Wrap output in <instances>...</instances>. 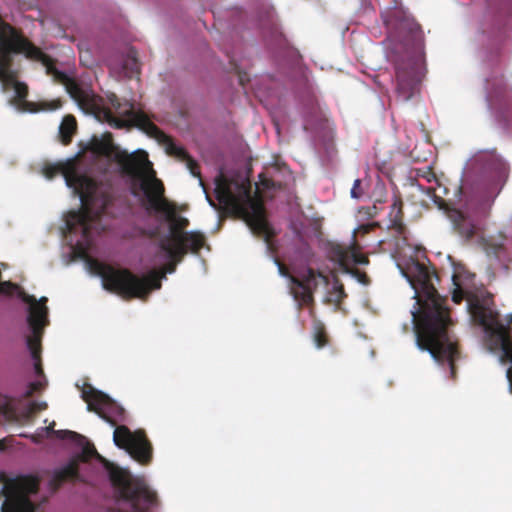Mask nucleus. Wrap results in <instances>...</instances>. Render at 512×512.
<instances>
[{"label":"nucleus","instance_id":"obj_26","mask_svg":"<svg viewBox=\"0 0 512 512\" xmlns=\"http://www.w3.org/2000/svg\"><path fill=\"white\" fill-rule=\"evenodd\" d=\"M123 68L128 70L131 75L138 74L140 71L137 52L134 48H130L127 52L123 63Z\"/></svg>","mask_w":512,"mask_h":512},{"label":"nucleus","instance_id":"obj_30","mask_svg":"<svg viewBox=\"0 0 512 512\" xmlns=\"http://www.w3.org/2000/svg\"><path fill=\"white\" fill-rule=\"evenodd\" d=\"M15 93L19 100H24L28 95V87L20 82L15 83Z\"/></svg>","mask_w":512,"mask_h":512},{"label":"nucleus","instance_id":"obj_24","mask_svg":"<svg viewBox=\"0 0 512 512\" xmlns=\"http://www.w3.org/2000/svg\"><path fill=\"white\" fill-rule=\"evenodd\" d=\"M346 297L347 294L345 293L343 284L338 279H335L332 288L327 293L325 302L339 307Z\"/></svg>","mask_w":512,"mask_h":512},{"label":"nucleus","instance_id":"obj_8","mask_svg":"<svg viewBox=\"0 0 512 512\" xmlns=\"http://www.w3.org/2000/svg\"><path fill=\"white\" fill-rule=\"evenodd\" d=\"M215 196L227 213L244 220L253 234L263 237L267 243L270 241L272 232L265 219L263 202L252 195L249 181L221 178L216 183Z\"/></svg>","mask_w":512,"mask_h":512},{"label":"nucleus","instance_id":"obj_33","mask_svg":"<svg viewBox=\"0 0 512 512\" xmlns=\"http://www.w3.org/2000/svg\"><path fill=\"white\" fill-rule=\"evenodd\" d=\"M275 263L278 267V271H279L280 275L284 276V277H288L290 279L291 275L289 273V269L287 268V266L277 258H275Z\"/></svg>","mask_w":512,"mask_h":512},{"label":"nucleus","instance_id":"obj_32","mask_svg":"<svg viewBox=\"0 0 512 512\" xmlns=\"http://www.w3.org/2000/svg\"><path fill=\"white\" fill-rule=\"evenodd\" d=\"M363 195V191L361 189V180L360 179H356L354 181V184H353V187L351 189V196L353 198H360L361 196Z\"/></svg>","mask_w":512,"mask_h":512},{"label":"nucleus","instance_id":"obj_13","mask_svg":"<svg viewBox=\"0 0 512 512\" xmlns=\"http://www.w3.org/2000/svg\"><path fill=\"white\" fill-rule=\"evenodd\" d=\"M468 308L473 320L484 328L495 346L501 349L502 359L512 364V341L509 330L498 319V313L477 298L468 300Z\"/></svg>","mask_w":512,"mask_h":512},{"label":"nucleus","instance_id":"obj_20","mask_svg":"<svg viewBox=\"0 0 512 512\" xmlns=\"http://www.w3.org/2000/svg\"><path fill=\"white\" fill-rule=\"evenodd\" d=\"M79 478L77 459H71L65 466L55 469L49 480V487L57 491L65 482Z\"/></svg>","mask_w":512,"mask_h":512},{"label":"nucleus","instance_id":"obj_5","mask_svg":"<svg viewBox=\"0 0 512 512\" xmlns=\"http://www.w3.org/2000/svg\"><path fill=\"white\" fill-rule=\"evenodd\" d=\"M159 248L168 259L162 271L151 270L139 276L127 268L104 265L99 271L103 287L127 300L136 298L146 300L153 290L161 288V280L166 273H174L177 265L190 252V248L169 244L167 241H159Z\"/></svg>","mask_w":512,"mask_h":512},{"label":"nucleus","instance_id":"obj_31","mask_svg":"<svg viewBox=\"0 0 512 512\" xmlns=\"http://www.w3.org/2000/svg\"><path fill=\"white\" fill-rule=\"evenodd\" d=\"M42 108L46 110H57L62 106V101L60 99H54L51 101H45L41 103Z\"/></svg>","mask_w":512,"mask_h":512},{"label":"nucleus","instance_id":"obj_38","mask_svg":"<svg viewBox=\"0 0 512 512\" xmlns=\"http://www.w3.org/2000/svg\"><path fill=\"white\" fill-rule=\"evenodd\" d=\"M458 192L461 194L463 193V186H460L459 189H458Z\"/></svg>","mask_w":512,"mask_h":512},{"label":"nucleus","instance_id":"obj_16","mask_svg":"<svg viewBox=\"0 0 512 512\" xmlns=\"http://www.w3.org/2000/svg\"><path fill=\"white\" fill-rule=\"evenodd\" d=\"M450 264L453 267L451 280L454 285L452 292V301L459 304L467 294V288L472 284L474 274L466 270V268L455 261L450 256Z\"/></svg>","mask_w":512,"mask_h":512},{"label":"nucleus","instance_id":"obj_1","mask_svg":"<svg viewBox=\"0 0 512 512\" xmlns=\"http://www.w3.org/2000/svg\"><path fill=\"white\" fill-rule=\"evenodd\" d=\"M402 272L416 299L411 310L416 344L444 366L448 362V306L446 298L433 284L437 275L418 261H413Z\"/></svg>","mask_w":512,"mask_h":512},{"label":"nucleus","instance_id":"obj_7","mask_svg":"<svg viewBox=\"0 0 512 512\" xmlns=\"http://www.w3.org/2000/svg\"><path fill=\"white\" fill-rule=\"evenodd\" d=\"M140 189L146 197V208L157 213H163L169 223V233L163 236L160 241L190 248V252L193 254L199 253L206 244L205 235L199 231H185L189 226V220L179 215L176 204L165 197L164 184L156 177L155 171H152L147 179H143L140 183Z\"/></svg>","mask_w":512,"mask_h":512},{"label":"nucleus","instance_id":"obj_9","mask_svg":"<svg viewBox=\"0 0 512 512\" xmlns=\"http://www.w3.org/2000/svg\"><path fill=\"white\" fill-rule=\"evenodd\" d=\"M109 101L120 116L115 117L110 111L105 113L107 121L111 126L118 129L137 127L163 145L169 156L176 157L178 160L185 162L188 170L194 177L201 178L200 167L197 161L190 156L186 149L177 146L173 139L156 126L145 112L135 110L134 105L128 101L122 103L115 94L109 97Z\"/></svg>","mask_w":512,"mask_h":512},{"label":"nucleus","instance_id":"obj_11","mask_svg":"<svg viewBox=\"0 0 512 512\" xmlns=\"http://www.w3.org/2000/svg\"><path fill=\"white\" fill-rule=\"evenodd\" d=\"M112 486L117 492L118 501L130 504V510L121 508L108 512H149L158 503L157 494L142 479L133 477L128 471L114 467L109 472Z\"/></svg>","mask_w":512,"mask_h":512},{"label":"nucleus","instance_id":"obj_3","mask_svg":"<svg viewBox=\"0 0 512 512\" xmlns=\"http://www.w3.org/2000/svg\"><path fill=\"white\" fill-rule=\"evenodd\" d=\"M382 19L403 41L405 53L395 64L396 93L406 102L419 93L425 76L424 34L415 19L397 5L382 13Z\"/></svg>","mask_w":512,"mask_h":512},{"label":"nucleus","instance_id":"obj_10","mask_svg":"<svg viewBox=\"0 0 512 512\" xmlns=\"http://www.w3.org/2000/svg\"><path fill=\"white\" fill-rule=\"evenodd\" d=\"M87 149L96 156L115 161L120 166L122 173L134 180L142 182L154 171L145 151L138 150L134 153H128L121 150L113 143L111 134H107L103 139L93 136Z\"/></svg>","mask_w":512,"mask_h":512},{"label":"nucleus","instance_id":"obj_39","mask_svg":"<svg viewBox=\"0 0 512 512\" xmlns=\"http://www.w3.org/2000/svg\"><path fill=\"white\" fill-rule=\"evenodd\" d=\"M419 203H420L421 205H423V204L425 203V200H424V199H421V200L419 201Z\"/></svg>","mask_w":512,"mask_h":512},{"label":"nucleus","instance_id":"obj_23","mask_svg":"<svg viewBox=\"0 0 512 512\" xmlns=\"http://www.w3.org/2000/svg\"><path fill=\"white\" fill-rule=\"evenodd\" d=\"M77 130L76 118L68 114L64 116L59 126V139L63 145H69Z\"/></svg>","mask_w":512,"mask_h":512},{"label":"nucleus","instance_id":"obj_19","mask_svg":"<svg viewBox=\"0 0 512 512\" xmlns=\"http://www.w3.org/2000/svg\"><path fill=\"white\" fill-rule=\"evenodd\" d=\"M410 189L412 197H415L417 195H426L433 201V203L439 210L443 211L445 215H448V201L444 197L447 194L448 189L445 186H441L439 184L438 187L436 188L429 187L425 190L419 184L411 183Z\"/></svg>","mask_w":512,"mask_h":512},{"label":"nucleus","instance_id":"obj_28","mask_svg":"<svg viewBox=\"0 0 512 512\" xmlns=\"http://www.w3.org/2000/svg\"><path fill=\"white\" fill-rule=\"evenodd\" d=\"M45 384L43 381H34L31 382L25 392V397L30 398L34 393L41 391L44 388Z\"/></svg>","mask_w":512,"mask_h":512},{"label":"nucleus","instance_id":"obj_6","mask_svg":"<svg viewBox=\"0 0 512 512\" xmlns=\"http://www.w3.org/2000/svg\"><path fill=\"white\" fill-rule=\"evenodd\" d=\"M82 399L87 403V409L95 412L104 421L116 426L113 433L115 445L125 449L136 461L148 464L152 458V446L142 430L131 432L125 425H117L125 421V410L105 393L96 390L90 384L82 389Z\"/></svg>","mask_w":512,"mask_h":512},{"label":"nucleus","instance_id":"obj_36","mask_svg":"<svg viewBox=\"0 0 512 512\" xmlns=\"http://www.w3.org/2000/svg\"><path fill=\"white\" fill-rule=\"evenodd\" d=\"M55 423L53 422L49 427H47V431H53Z\"/></svg>","mask_w":512,"mask_h":512},{"label":"nucleus","instance_id":"obj_12","mask_svg":"<svg viewBox=\"0 0 512 512\" xmlns=\"http://www.w3.org/2000/svg\"><path fill=\"white\" fill-rule=\"evenodd\" d=\"M40 479L35 475L8 476L0 472V512H35L31 494L39 489Z\"/></svg>","mask_w":512,"mask_h":512},{"label":"nucleus","instance_id":"obj_14","mask_svg":"<svg viewBox=\"0 0 512 512\" xmlns=\"http://www.w3.org/2000/svg\"><path fill=\"white\" fill-rule=\"evenodd\" d=\"M22 300L29 304V315L27 318L28 325L31 329V335L27 337L26 344L30 351L31 357L34 360L35 373L38 376L43 375V368L41 363V341L45 326L48 325V308L46 297H41L39 300L33 295L23 293Z\"/></svg>","mask_w":512,"mask_h":512},{"label":"nucleus","instance_id":"obj_25","mask_svg":"<svg viewBox=\"0 0 512 512\" xmlns=\"http://www.w3.org/2000/svg\"><path fill=\"white\" fill-rule=\"evenodd\" d=\"M313 339L317 348H323L328 344V336L322 322L315 320L313 323Z\"/></svg>","mask_w":512,"mask_h":512},{"label":"nucleus","instance_id":"obj_37","mask_svg":"<svg viewBox=\"0 0 512 512\" xmlns=\"http://www.w3.org/2000/svg\"><path fill=\"white\" fill-rule=\"evenodd\" d=\"M4 443L0 440V450H3L4 449Z\"/></svg>","mask_w":512,"mask_h":512},{"label":"nucleus","instance_id":"obj_17","mask_svg":"<svg viewBox=\"0 0 512 512\" xmlns=\"http://www.w3.org/2000/svg\"><path fill=\"white\" fill-rule=\"evenodd\" d=\"M56 435L60 439L74 442L81 447V453L73 458L77 459L78 465L79 462H88L92 457L100 458L95 446L85 436L70 430H59L56 432Z\"/></svg>","mask_w":512,"mask_h":512},{"label":"nucleus","instance_id":"obj_2","mask_svg":"<svg viewBox=\"0 0 512 512\" xmlns=\"http://www.w3.org/2000/svg\"><path fill=\"white\" fill-rule=\"evenodd\" d=\"M14 54H24L27 59L41 62L47 75L51 76L54 82L63 85L81 109L88 111L97 107V96L90 87L58 70L53 58L0 17V79L3 81L13 78L11 66Z\"/></svg>","mask_w":512,"mask_h":512},{"label":"nucleus","instance_id":"obj_29","mask_svg":"<svg viewBox=\"0 0 512 512\" xmlns=\"http://www.w3.org/2000/svg\"><path fill=\"white\" fill-rule=\"evenodd\" d=\"M47 409V403L46 402H37V401H32L29 403L28 407H27V413L29 415H32V414H35L39 411H42V410H45Z\"/></svg>","mask_w":512,"mask_h":512},{"label":"nucleus","instance_id":"obj_22","mask_svg":"<svg viewBox=\"0 0 512 512\" xmlns=\"http://www.w3.org/2000/svg\"><path fill=\"white\" fill-rule=\"evenodd\" d=\"M403 202L399 195H394V200L390 208L389 219L391 227L400 235L405 232V225L403 223Z\"/></svg>","mask_w":512,"mask_h":512},{"label":"nucleus","instance_id":"obj_27","mask_svg":"<svg viewBox=\"0 0 512 512\" xmlns=\"http://www.w3.org/2000/svg\"><path fill=\"white\" fill-rule=\"evenodd\" d=\"M458 347L450 340V378L455 376V360L458 359Z\"/></svg>","mask_w":512,"mask_h":512},{"label":"nucleus","instance_id":"obj_34","mask_svg":"<svg viewBox=\"0 0 512 512\" xmlns=\"http://www.w3.org/2000/svg\"><path fill=\"white\" fill-rule=\"evenodd\" d=\"M507 378L509 380V383H510V389L512 391V368H509L507 370Z\"/></svg>","mask_w":512,"mask_h":512},{"label":"nucleus","instance_id":"obj_4","mask_svg":"<svg viewBox=\"0 0 512 512\" xmlns=\"http://www.w3.org/2000/svg\"><path fill=\"white\" fill-rule=\"evenodd\" d=\"M43 174L47 179H53L61 174L66 185L78 195L82 206L77 211H70L66 217V227L74 233L81 230L82 236L88 238L92 224L108 214L113 198L108 192L100 191L97 183L91 177L81 174L73 161L46 165Z\"/></svg>","mask_w":512,"mask_h":512},{"label":"nucleus","instance_id":"obj_15","mask_svg":"<svg viewBox=\"0 0 512 512\" xmlns=\"http://www.w3.org/2000/svg\"><path fill=\"white\" fill-rule=\"evenodd\" d=\"M328 283L327 275L310 267L299 273L298 276H290V291L297 302L298 309H302L303 306H312L314 291L320 284L327 285Z\"/></svg>","mask_w":512,"mask_h":512},{"label":"nucleus","instance_id":"obj_21","mask_svg":"<svg viewBox=\"0 0 512 512\" xmlns=\"http://www.w3.org/2000/svg\"><path fill=\"white\" fill-rule=\"evenodd\" d=\"M333 259L345 270H348L351 264L366 265L369 263L368 257L359 253L353 247H335L333 249Z\"/></svg>","mask_w":512,"mask_h":512},{"label":"nucleus","instance_id":"obj_18","mask_svg":"<svg viewBox=\"0 0 512 512\" xmlns=\"http://www.w3.org/2000/svg\"><path fill=\"white\" fill-rule=\"evenodd\" d=\"M450 221L454 230L464 239H470L476 234L477 225L474 216L469 215L462 210L454 209L450 206Z\"/></svg>","mask_w":512,"mask_h":512},{"label":"nucleus","instance_id":"obj_35","mask_svg":"<svg viewBox=\"0 0 512 512\" xmlns=\"http://www.w3.org/2000/svg\"><path fill=\"white\" fill-rule=\"evenodd\" d=\"M359 280L362 282V283H366V280H367V275L365 273H361L359 275Z\"/></svg>","mask_w":512,"mask_h":512}]
</instances>
